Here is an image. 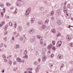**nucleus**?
I'll use <instances>...</instances> for the list:
<instances>
[{
    "label": "nucleus",
    "mask_w": 73,
    "mask_h": 73,
    "mask_svg": "<svg viewBox=\"0 0 73 73\" xmlns=\"http://www.w3.org/2000/svg\"><path fill=\"white\" fill-rule=\"evenodd\" d=\"M31 7H29L28 9H27L26 11L25 15L26 16H28L29 14H30V12H31Z\"/></svg>",
    "instance_id": "nucleus-1"
},
{
    "label": "nucleus",
    "mask_w": 73,
    "mask_h": 73,
    "mask_svg": "<svg viewBox=\"0 0 73 73\" xmlns=\"http://www.w3.org/2000/svg\"><path fill=\"white\" fill-rule=\"evenodd\" d=\"M64 13H67L66 15L67 16V17H68V16H69V15H68V13H67V12L68 11V9L67 8H66V6H64Z\"/></svg>",
    "instance_id": "nucleus-2"
},
{
    "label": "nucleus",
    "mask_w": 73,
    "mask_h": 73,
    "mask_svg": "<svg viewBox=\"0 0 73 73\" xmlns=\"http://www.w3.org/2000/svg\"><path fill=\"white\" fill-rule=\"evenodd\" d=\"M16 5H17L18 7H20L21 5V3L19 1H17L16 3Z\"/></svg>",
    "instance_id": "nucleus-3"
},
{
    "label": "nucleus",
    "mask_w": 73,
    "mask_h": 73,
    "mask_svg": "<svg viewBox=\"0 0 73 73\" xmlns=\"http://www.w3.org/2000/svg\"><path fill=\"white\" fill-rule=\"evenodd\" d=\"M66 38L68 41H70L72 40L71 37H70V36H69V35H67Z\"/></svg>",
    "instance_id": "nucleus-4"
},
{
    "label": "nucleus",
    "mask_w": 73,
    "mask_h": 73,
    "mask_svg": "<svg viewBox=\"0 0 73 73\" xmlns=\"http://www.w3.org/2000/svg\"><path fill=\"white\" fill-rule=\"evenodd\" d=\"M42 61H43V62H44V61H45V60H46V56L45 55H44V56H43L42 58Z\"/></svg>",
    "instance_id": "nucleus-5"
},
{
    "label": "nucleus",
    "mask_w": 73,
    "mask_h": 73,
    "mask_svg": "<svg viewBox=\"0 0 73 73\" xmlns=\"http://www.w3.org/2000/svg\"><path fill=\"white\" fill-rule=\"evenodd\" d=\"M17 62H19L20 63H21L22 62V60L19 57L17 58Z\"/></svg>",
    "instance_id": "nucleus-6"
},
{
    "label": "nucleus",
    "mask_w": 73,
    "mask_h": 73,
    "mask_svg": "<svg viewBox=\"0 0 73 73\" xmlns=\"http://www.w3.org/2000/svg\"><path fill=\"white\" fill-rule=\"evenodd\" d=\"M52 45L51 44H50L48 45L47 47V49L48 50H50L51 49H52Z\"/></svg>",
    "instance_id": "nucleus-7"
},
{
    "label": "nucleus",
    "mask_w": 73,
    "mask_h": 73,
    "mask_svg": "<svg viewBox=\"0 0 73 73\" xmlns=\"http://www.w3.org/2000/svg\"><path fill=\"white\" fill-rule=\"evenodd\" d=\"M57 24L58 25H60L61 24V21L60 20H58L57 22Z\"/></svg>",
    "instance_id": "nucleus-8"
},
{
    "label": "nucleus",
    "mask_w": 73,
    "mask_h": 73,
    "mask_svg": "<svg viewBox=\"0 0 73 73\" xmlns=\"http://www.w3.org/2000/svg\"><path fill=\"white\" fill-rule=\"evenodd\" d=\"M57 57L59 59H61V58H62V55H61L60 54H59L57 56Z\"/></svg>",
    "instance_id": "nucleus-9"
},
{
    "label": "nucleus",
    "mask_w": 73,
    "mask_h": 73,
    "mask_svg": "<svg viewBox=\"0 0 73 73\" xmlns=\"http://www.w3.org/2000/svg\"><path fill=\"white\" fill-rule=\"evenodd\" d=\"M35 41V38L34 37H33L31 39H30V41L31 42H34Z\"/></svg>",
    "instance_id": "nucleus-10"
},
{
    "label": "nucleus",
    "mask_w": 73,
    "mask_h": 73,
    "mask_svg": "<svg viewBox=\"0 0 73 73\" xmlns=\"http://www.w3.org/2000/svg\"><path fill=\"white\" fill-rule=\"evenodd\" d=\"M34 21H35V17H33L31 19V23H34Z\"/></svg>",
    "instance_id": "nucleus-11"
},
{
    "label": "nucleus",
    "mask_w": 73,
    "mask_h": 73,
    "mask_svg": "<svg viewBox=\"0 0 73 73\" xmlns=\"http://www.w3.org/2000/svg\"><path fill=\"white\" fill-rule=\"evenodd\" d=\"M18 30L19 31H21L22 30V27H21L20 26L18 27Z\"/></svg>",
    "instance_id": "nucleus-12"
},
{
    "label": "nucleus",
    "mask_w": 73,
    "mask_h": 73,
    "mask_svg": "<svg viewBox=\"0 0 73 73\" xmlns=\"http://www.w3.org/2000/svg\"><path fill=\"white\" fill-rule=\"evenodd\" d=\"M51 31L53 33H56V31H55V29H51Z\"/></svg>",
    "instance_id": "nucleus-13"
},
{
    "label": "nucleus",
    "mask_w": 73,
    "mask_h": 73,
    "mask_svg": "<svg viewBox=\"0 0 73 73\" xmlns=\"http://www.w3.org/2000/svg\"><path fill=\"white\" fill-rule=\"evenodd\" d=\"M70 4H67L66 5V7H67V8H70Z\"/></svg>",
    "instance_id": "nucleus-14"
},
{
    "label": "nucleus",
    "mask_w": 73,
    "mask_h": 73,
    "mask_svg": "<svg viewBox=\"0 0 73 73\" xmlns=\"http://www.w3.org/2000/svg\"><path fill=\"white\" fill-rule=\"evenodd\" d=\"M40 44H41V45H42L43 44V39H41L40 40Z\"/></svg>",
    "instance_id": "nucleus-15"
},
{
    "label": "nucleus",
    "mask_w": 73,
    "mask_h": 73,
    "mask_svg": "<svg viewBox=\"0 0 73 73\" xmlns=\"http://www.w3.org/2000/svg\"><path fill=\"white\" fill-rule=\"evenodd\" d=\"M38 24L40 25H43V22L41 21H39L38 22Z\"/></svg>",
    "instance_id": "nucleus-16"
},
{
    "label": "nucleus",
    "mask_w": 73,
    "mask_h": 73,
    "mask_svg": "<svg viewBox=\"0 0 73 73\" xmlns=\"http://www.w3.org/2000/svg\"><path fill=\"white\" fill-rule=\"evenodd\" d=\"M33 32H34V31H33V30H30L29 31V33L30 34L33 33Z\"/></svg>",
    "instance_id": "nucleus-17"
},
{
    "label": "nucleus",
    "mask_w": 73,
    "mask_h": 73,
    "mask_svg": "<svg viewBox=\"0 0 73 73\" xmlns=\"http://www.w3.org/2000/svg\"><path fill=\"white\" fill-rule=\"evenodd\" d=\"M57 43L59 45L61 46L62 42H61V41H58Z\"/></svg>",
    "instance_id": "nucleus-18"
},
{
    "label": "nucleus",
    "mask_w": 73,
    "mask_h": 73,
    "mask_svg": "<svg viewBox=\"0 0 73 73\" xmlns=\"http://www.w3.org/2000/svg\"><path fill=\"white\" fill-rule=\"evenodd\" d=\"M15 48L16 49H19L20 48V46L18 44H17L16 45Z\"/></svg>",
    "instance_id": "nucleus-19"
},
{
    "label": "nucleus",
    "mask_w": 73,
    "mask_h": 73,
    "mask_svg": "<svg viewBox=\"0 0 73 73\" xmlns=\"http://www.w3.org/2000/svg\"><path fill=\"white\" fill-rule=\"evenodd\" d=\"M38 67H37L35 69L36 72V73H37V72H38L39 71V70L38 69Z\"/></svg>",
    "instance_id": "nucleus-20"
},
{
    "label": "nucleus",
    "mask_w": 73,
    "mask_h": 73,
    "mask_svg": "<svg viewBox=\"0 0 73 73\" xmlns=\"http://www.w3.org/2000/svg\"><path fill=\"white\" fill-rule=\"evenodd\" d=\"M24 55H26L27 54V50H25L24 52Z\"/></svg>",
    "instance_id": "nucleus-21"
},
{
    "label": "nucleus",
    "mask_w": 73,
    "mask_h": 73,
    "mask_svg": "<svg viewBox=\"0 0 73 73\" xmlns=\"http://www.w3.org/2000/svg\"><path fill=\"white\" fill-rule=\"evenodd\" d=\"M0 7H1V8H3V7H4V5H3V4L1 3H0Z\"/></svg>",
    "instance_id": "nucleus-22"
},
{
    "label": "nucleus",
    "mask_w": 73,
    "mask_h": 73,
    "mask_svg": "<svg viewBox=\"0 0 73 73\" xmlns=\"http://www.w3.org/2000/svg\"><path fill=\"white\" fill-rule=\"evenodd\" d=\"M28 55H26L24 56H23V58H24L25 59H26V58H28Z\"/></svg>",
    "instance_id": "nucleus-23"
},
{
    "label": "nucleus",
    "mask_w": 73,
    "mask_h": 73,
    "mask_svg": "<svg viewBox=\"0 0 73 73\" xmlns=\"http://www.w3.org/2000/svg\"><path fill=\"white\" fill-rule=\"evenodd\" d=\"M46 28V26L45 25H43L42 26V29H45Z\"/></svg>",
    "instance_id": "nucleus-24"
},
{
    "label": "nucleus",
    "mask_w": 73,
    "mask_h": 73,
    "mask_svg": "<svg viewBox=\"0 0 73 73\" xmlns=\"http://www.w3.org/2000/svg\"><path fill=\"white\" fill-rule=\"evenodd\" d=\"M17 8H16L15 9V11L14 12V14L16 15V14L17 13Z\"/></svg>",
    "instance_id": "nucleus-25"
},
{
    "label": "nucleus",
    "mask_w": 73,
    "mask_h": 73,
    "mask_svg": "<svg viewBox=\"0 0 73 73\" xmlns=\"http://www.w3.org/2000/svg\"><path fill=\"white\" fill-rule=\"evenodd\" d=\"M59 36H61V34H60V33H58L56 35L57 37H59Z\"/></svg>",
    "instance_id": "nucleus-26"
},
{
    "label": "nucleus",
    "mask_w": 73,
    "mask_h": 73,
    "mask_svg": "<svg viewBox=\"0 0 73 73\" xmlns=\"http://www.w3.org/2000/svg\"><path fill=\"white\" fill-rule=\"evenodd\" d=\"M9 25L11 27H13V25H12V23L11 22H9Z\"/></svg>",
    "instance_id": "nucleus-27"
},
{
    "label": "nucleus",
    "mask_w": 73,
    "mask_h": 73,
    "mask_svg": "<svg viewBox=\"0 0 73 73\" xmlns=\"http://www.w3.org/2000/svg\"><path fill=\"white\" fill-rule=\"evenodd\" d=\"M69 46H71V47H72L73 46V43H70L69 44Z\"/></svg>",
    "instance_id": "nucleus-28"
},
{
    "label": "nucleus",
    "mask_w": 73,
    "mask_h": 73,
    "mask_svg": "<svg viewBox=\"0 0 73 73\" xmlns=\"http://www.w3.org/2000/svg\"><path fill=\"white\" fill-rule=\"evenodd\" d=\"M49 66L50 68H52L53 66V64L52 63H50L49 64Z\"/></svg>",
    "instance_id": "nucleus-29"
},
{
    "label": "nucleus",
    "mask_w": 73,
    "mask_h": 73,
    "mask_svg": "<svg viewBox=\"0 0 73 73\" xmlns=\"http://www.w3.org/2000/svg\"><path fill=\"white\" fill-rule=\"evenodd\" d=\"M2 57L3 58H6V56H5V55H4V54H3L2 56Z\"/></svg>",
    "instance_id": "nucleus-30"
},
{
    "label": "nucleus",
    "mask_w": 73,
    "mask_h": 73,
    "mask_svg": "<svg viewBox=\"0 0 73 73\" xmlns=\"http://www.w3.org/2000/svg\"><path fill=\"white\" fill-rule=\"evenodd\" d=\"M52 49L53 50H54V51H55L56 50V47H52Z\"/></svg>",
    "instance_id": "nucleus-31"
},
{
    "label": "nucleus",
    "mask_w": 73,
    "mask_h": 73,
    "mask_svg": "<svg viewBox=\"0 0 73 73\" xmlns=\"http://www.w3.org/2000/svg\"><path fill=\"white\" fill-rule=\"evenodd\" d=\"M38 64V62H35L34 63V64L35 65H37Z\"/></svg>",
    "instance_id": "nucleus-32"
},
{
    "label": "nucleus",
    "mask_w": 73,
    "mask_h": 73,
    "mask_svg": "<svg viewBox=\"0 0 73 73\" xmlns=\"http://www.w3.org/2000/svg\"><path fill=\"white\" fill-rule=\"evenodd\" d=\"M17 69V68H15L13 69V71L15 72L16 71V70Z\"/></svg>",
    "instance_id": "nucleus-33"
},
{
    "label": "nucleus",
    "mask_w": 73,
    "mask_h": 73,
    "mask_svg": "<svg viewBox=\"0 0 73 73\" xmlns=\"http://www.w3.org/2000/svg\"><path fill=\"white\" fill-rule=\"evenodd\" d=\"M10 4H9V3H6V5L8 7L10 6Z\"/></svg>",
    "instance_id": "nucleus-34"
},
{
    "label": "nucleus",
    "mask_w": 73,
    "mask_h": 73,
    "mask_svg": "<svg viewBox=\"0 0 73 73\" xmlns=\"http://www.w3.org/2000/svg\"><path fill=\"white\" fill-rule=\"evenodd\" d=\"M48 21H49V20L46 19V20L45 22L47 24V23H48Z\"/></svg>",
    "instance_id": "nucleus-35"
},
{
    "label": "nucleus",
    "mask_w": 73,
    "mask_h": 73,
    "mask_svg": "<svg viewBox=\"0 0 73 73\" xmlns=\"http://www.w3.org/2000/svg\"><path fill=\"white\" fill-rule=\"evenodd\" d=\"M4 40L6 41H7V37H5L4 38Z\"/></svg>",
    "instance_id": "nucleus-36"
},
{
    "label": "nucleus",
    "mask_w": 73,
    "mask_h": 73,
    "mask_svg": "<svg viewBox=\"0 0 73 73\" xmlns=\"http://www.w3.org/2000/svg\"><path fill=\"white\" fill-rule=\"evenodd\" d=\"M32 71V68H30L29 69V70L28 72H31Z\"/></svg>",
    "instance_id": "nucleus-37"
},
{
    "label": "nucleus",
    "mask_w": 73,
    "mask_h": 73,
    "mask_svg": "<svg viewBox=\"0 0 73 73\" xmlns=\"http://www.w3.org/2000/svg\"><path fill=\"white\" fill-rule=\"evenodd\" d=\"M56 46L57 47H59V46H61L59 45V44L58 43H57L56 44Z\"/></svg>",
    "instance_id": "nucleus-38"
},
{
    "label": "nucleus",
    "mask_w": 73,
    "mask_h": 73,
    "mask_svg": "<svg viewBox=\"0 0 73 73\" xmlns=\"http://www.w3.org/2000/svg\"><path fill=\"white\" fill-rule=\"evenodd\" d=\"M54 19V17H52L51 18V20H53Z\"/></svg>",
    "instance_id": "nucleus-39"
},
{
    "label": "nucleus",
    "mask_w": 73,
    "mask_h": 73,
    "mask_svg": "<svg viewBox=\"0 0 73 73\" xmlns=\"http://www.w3.org/2000/svg\"><path fill=\"white\" fill-rule=\"evenodd\" d=\"M73 70V68H72L71 70H70V72L69 71L68 72L69 73H72V71Z\"/></svg>",
    "instance_id": "nucleus-40"
},
{
    "label": "nucleus",
    "mask_w": 73,
    "mask_h": 73,
    "mask_svg": "<svg viewBox=\"0 0 73 73\" xmlns=\"http://www.w3.org/2000/svg\"><path fill=\"white\" fill-rule=\"evenodd\" d=\"M37 37L38 39H40V35H37Z\"/></svg>",
    "instance_id": "nucleus-41"
},
{
    "label": "nucleus",
    "mask_w": 73,
    "mask_h": 73,
    "mask_svg": "<svg viewBox=\"0 0 73 73\" xmlns=\"http://www.w3.org/2000/svg\"><path fill=\"white\" fill-rule=\"evenodd\" d=\"M4 62H8V60H7V59H4Z\"/></svg>",
    "instance_id": "nucleus-42"
},
{
    "label": "nucleus",
    "mask_w": 73,
    "mask_h": 73,
    "mask_svg": "<svg viewBox=\"0 0 73 73\" xmlns=\"http://www.w3.org/2000/svg\"><path fill=\"white\" fill-rule=\"evenodd\" d=\"M60 12V10L58 9L56 11V13H59Z\"/></svg>",
    "instance_id": "nucleus-43"
},
{
    "label": "nucleus",
    "mask_w": 73,
    "mask_h": 73,
    "mask_svg": "<svg viewBox=\"0 0 73 73\" xmlns=\"http://www.w3.org/2000/svg\"><path fill=\"white\" fill-rule=\"evenodd\" d=\"M17 27V25L16 23H15L14 27L16 28Z\"/></svg>",
    "instance_id": "nucleus-44"
},
{
    "label": "nucleus",
    "mask_w": 73,
    "mask_h": 73,
    "mask_svg": "<svg viewBox=\"0 0 73 73\" xmlns=\"http://www.w3.org/2000/svg\"><path fill=\"white\" fill-rule=\"evenodd\" d=\"M53 56H54V54H52L51 55V58H52V57H53Z\"/></svg>",
    "instance_id": "nucleus-45"
},
{
    "label": "nucleus",
    "mask_w": 73,
    "mask_h": 73,
    "mask_svg": "<svg viewBox=\"0 0 73 73\" xmlns=\"http://www.w3.org/2000/svg\"><path fill=\"white\" fill-rule=\"evenodd\" d=\"M70 64L71 65H72V64H73V61H71L70 62Z\"/></svg>",
    "instance_id": "nucleus-46"
},
{
    "label": "nucleus",
    "mask_w": 73,
    "mask_h": 73,
    "mask_svg": "<svg viewBox=\"0 0 73 73\" xmlns=\"http://www.w3.org/2000/svg\"><path fill=\"white\" fill-rule=\"evenodd\" d=\"M23 39H24V38H23V37H21L20 38V40H21V41H22V40H23Z\"/></svg>",
    "instance_id": "nucleus-47"
},
{
    "label": "nucleus",
    "mask_w": 73,
    "mask_h": 73,
    "mask_svg": "<svg viewBox=\"0 0 73 73\" xmlns=\"http://www.w3.org/2000/svg\"><path fill=\"white\" fill-rule=\"evenodd\" d=\"M14 39H15V37H14V36H13L12 37V40L13 41L14 40Z\"/></svg>",
    "instance_id": "nucleus-48"
},
{
    "label": "nucleus",
    "mask_w": 73,
    "mask_h": 73,
    "mask_svg": "<svg viewBox=\"0 0 73 73\" xmlns=\"http://www.w3.org/2000/svg\"><path fill=\"white\" fill-rule=\"evenodd\" d=\"M35 54L36 55H38V52L37 51L36 53H35Z\"/></svg>",
    "instance_id": "nucleus-49"
},
{
    "label": "nucleus",
    "mask_w": 73,
    "mask_h": 73,
    "mask_svg": "<svg viewBox=\"0 0 73 73\" xmlns=\"http://www.w3.org/2000/svg\"><path fill=\"white\" fill-rule=\"evenodd\" d=\"M12 62L11 61H10L9 62V63L10 65H11L12 64Z\"/></svg>",
    "instance_id": "nucleus-50"
},
{
    "label": "nucleus",
    "mask_w": 73,
    "mask_h": 73,
    "mask_svg": "<svg viewBox=\"0 0 73 73\" xmlns=\"http://www.w3.org/2000/svg\"><path fill=\"white\" fill-rule=\"evenodd\" d=\"M64 66V64H62L61 65V68H63V66Z\"/></svg>",
    "instance_id": "nucleus-51"
},
{
    "label": "nucleus",
    "mask_w": 73,
    "mask_h": 73,
    "mask_svg": "<svg viewBox=\"0 0 73 73\" xmlns=\"http://www.w3.org/2000/svg\"><path fill=\"white\" fill-rule=\"evenodd\" d=\"M3 46V43H1V46H1V47H2V46Z\"/></svg>",
    "instance_id": "nucleus-52"
},
{
    "label": "nucleus",
    "mask_w": 73,
    "mask_h": 73,
    "mask_svg": "<svg viewBox=\"0 0 73 73\" xmlns=\"http://www.w3.org/2000/svg\"><path fill=\"white\" fill-rule=\"evenodd\" d=\"M52 42L53 45H54L55 44V42H54V41H53Z\"/></svg>",
    "instance_id": "nucleus-53"
},
{
    "label": "nucleus",
    "mask_w": 73,
    "mask_h": 73,
    "mask_svg": "<svg viewBox=\"0 0 73 73\" xmlns=\"http://www.w3.org/2000/svg\"><path fill=\"white\" fill-rule=\"evenodd\" d=\"M29 68H27L26 69V70H27V71H29Z\"/></svg>",
    "instance_id": "nucleus-54"
},
{
    "label": "nucleus",
    "mask_w": 73,
    "mask_h": 73,
    "mask_svg": "<svg viewBox=\"0 0 73 73\" xmlns=\"http://www.w3.org/2000/svg\"><path fill=\"white\" fill-rule=\"evenodd\" d=\"M24 62H25V60H22L21 62L24 63Z\"/></svg>",
    "instance_id": "nucleus-55"
},
{
    "label": "nucleus",
    "mask_w": 73,
    "mask_h": 73,
    "mask_svg": "<svg viewBox=\"0 0 73 73\" xmlns=\"http://www.w3.org/2000/svg\"><path fill=\"white\" fill-rule=\"evenodd\" d=\"M8 33L7 32H6L5 33H4L5 35H7Z\"/></svg>",
    "instance_id": "nucleus-56"
},
{
    "label": "nucleus",
    "mask_w": 73,
    "mask_h": 73,
    "mask_svg": "<svg viewBox=\"0 0 73 73\" xmlns=\"http://www.w3.org/2000/svg\"><path fill=\"white\" fill-rule=\"evenodd\" d=\"M66 3H67V2H64V6H65V5H66Z\"/></svg>",
    "instance_id": "nucleus-57"
},
{
    "label": "nucleus",
    "mask_w": 73,
    "mask_h": 73,
    "mask_svg": "<svg viewBox=\"0 0 73 73\" xmlns=\"http://www.w3.org/2000/svg\"><path fill=\"white\" fill-rule=\"evenodd\" d=\"M40 9L41 11H42L44 9L42 7H41L40 8Z\"/></svg>",
    "instance_id": "nucleus-58"
},
{
    "label": "nucleus",
    "mask_w": 73,
    "mask_h": 73,
    "mask_svg": "<svg viewBox=\"0 0 73 73\" xmlns=\"http://www.w3.org/2000/svg\"><path fill=\"white\" fill-rule=\"evenodd\" d=\"M4 46L5 47V48H7V45L5 44H4Z\"/></svg>",
    "instance_id": "nucleus-59"
},
{
    "label": "nucleus",
    "mask_w": 73,
    "mask_h": 73,
    "mask_svg": "<svg viewBox=\"0 0 73 73\" xmlns=\"http://www.w3.org/2000/svg\"><path fill=\"white\" fill-rule=\"evenodd\" d=\"M3 24H0V27H2V26H3Z\"/></svg>",
    "instance_id": "nucleus-60"
},
{
    "label": "nucleus",
    "mask_w": 73,
    "mask_h": 73,
    "mask_svg": "<svg viewBox=\"0 0 73 73\" xmlns=\"http://www.w3.org/2000/svg\"><path fill=\"white\" fill-rule=\"evenodd\" d=\"M38 61H39V62H40V61H41V59H40V58H39L38 59Z\"/></svg>",
    "instance_id": "nucleus-61"
},
{
    "label": "nucleus",
    "mask_w": 73,
    "mask_h": 73,
    "mask_svg": "<svg viewBox=\"0 0 73 73\" xmlns=\"http://www.w3.org/2000/svg\"><path fill=\"white\" fill-rule=\"evenodd\" d=\"M5 28L6 29H7V28L8 27V25H5Z\"/></svg>",
    "instance_id": "nucleus-62"
},
{
    "label": "nucleus",
    "mask_w": 73,
    "mask_h": 73,
    "mask_svg": "<svg viewBox=\"0 0 73 73\" xmlns=\"http://www.w3.org/2000/svg\"><path fill=\"white\" fill-rule=\"evenodd\" d=\"M44 52H46V49L45 48V49H44Z\"/></svg>",
    "instance_id": "nucleus-63"
},
{
    "label": "nucleus",
    "mask_w": 73,
    "mask_h": 73,
    "mask_svg": "<svg viewBox=\"0 0 73 73\" xmlns=\"http://www.w3.org/2000/svg\"><path fill=\"white\" fill-rule=\"evenodd\" d=\"M4 72H5V70H3L2 71V72L3 73H4Z\"/></svg>",
    "instance_id": "nucleus-64"
}]
</instances>
